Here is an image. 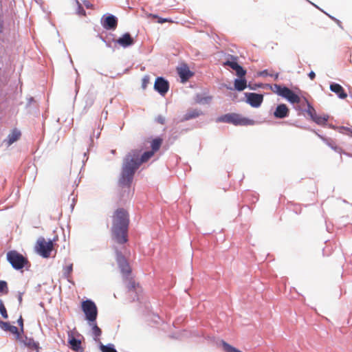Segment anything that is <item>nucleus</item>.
Here are the masks:
<instances>
[{"mask_svg":"<svg viewBox=\"0 0 352 352\" xmlns=\"http://www.w3.org/2000/svg\"><path fill=\"white\" fill-rule=\"evenodd\" d=\"M138 150L131 151L124 157L118 184L120 187L129 188L132 183L135 171L142 163L148 162L153 155V151L144 152L140 156Z\"/></svg>","mask_w":352,"mask_h":352,"instance_id":"nucleus-1","label":"nucleus"},{"mask_svg":"<svg viewBox=\"0 0 352 352\" xmlns=\"http://www.w3.org/2000/svg\"><path fill=\"white\" fill-rule=\"evenodd\" d=\"M129 214L124 208L116 209L111 216V239L114 244L122 245L128 241Z\"/></svg>","mask_w":352,"mask_h":352,"instance_id":"nucleus-2","label":"nucleus"},{"mask_svg":"<svg viewBox=\"0 0 352 352\" xmlns=\"http://www.w3.org/2000/svg\"><path fill=\"white\" fill-rule=\"evenodd\" d=\"M217 122L232 124L235 126H248L253 125L254 124V121L253 120L243 117L240 114L235 113L223 115L217 118Z\"/></svg>","mask_w":352,"mask_h":352,"instance_id":"nucleus-3","label":"nucleus"},{"mask_svg":"<svg viewBox=\"0 0 352 352\" xmlns=\"http://www.w3.org/2000/svg\"><path fill=\"white\" fill-rule=\"evenodd\" d=\"M272 90L273 92L287 99L292 104H298L300 102V96L287 87H282L275 84L272 87Z\"/></svg>","mask_w":352,"mask_h":352,"instance_id":"nucleus-4","label":"nucleus"},{"mask_svg":"<svg viewBox=\"0 0 352 352\" xmlns=\"http://www.w3.org/2000/svg\"><path fill=\"white\" fill-rule=\"evenodd\" d=\"M53 246L52 241H46L45 238L39 237L35 245V250L43 258H49L53 250Z\"/></svg>","mask_w":352,"mask_h":352,"instance_id":"nucleus-5","label":"nucleus"},{"mask_svg":"<svg viewBox=\"0 0 352 352\" xmlns=\"http://www.w3.org/2000/svg\"><path fill=\"white\" fill-rule=\"evenodd\" d=\"M7 259L16 270L22 269L28 263L27 258L15 250H11L7 253Z\"/></svg>","mask_w":352,"mask_h":352,"instance_id":"nucleus-6","label":"nucleus"},{"mask_svg":"<svg viewBox=\"0 0 352 352\" xmlns=\"http://www.w3.org/2000/svg\"><path fill=\"white\" fill-rule=\"evenodd\" d=\"M81 308L85 314L86 319L90 322L96 321L98 316V309L96 304L91 300L82 301Z\"/></svg>","mask_w":352,"mask_h":352,"instance_id":"nucleus-7","label":"nucleus"},{"mask_svg":"<svg viewBox=\"0 0 352 352\" xmlns=\"http://www.w3.org/2000/svg\"><path fill=\"white\" fill-rule=\"evenodd\" d=\"M113 248L116 252V260L118 265L119 268L124 277H128L131 272V267L124 258V256L121 254V252H118L115 245H113Z\"/></svg>","mask_w":352,"mask_h":352,"instance_id":"nucleus-8","label":"nucleus"},{"mask_svg":"<svg viewBox=\"0 0 352 352\" xmlns=\"http://www.w3.org/2000/svg\"><path fill=\"white\" fill-rule=\"evenodd\" d=\"M101 23L106 30H115L118 25V19L112 14L104 15L102 18Z\"/></svg>","mask_w":352,"mask_h":352,"instance_id":"nucleus-9","label":"nucleus"},{"mask_svg":"<svg viewBox=\"0 0 352 352\" xmlns=\"http://www.w3.org/2000/svg\"><path fill=\"white\" fill-rule=\"evenodd\" d=\"M154 89L162 96H164L169 89V83L162 77H157L154 84Z\"/></svg>","mask_w":352,"mask_h":352,"instance_id":"nucleus-10","label":"nucleus"},{"mask_svg":"<svg viewBox=\"0 0 352 352\" xmlns=\"http://www.w3.org/2000/svg\"><path fill=\"white\" fill-rule=\"evenodd\" d=\"M247 102L252 107H259L263 101V96L256 93L246 94Z\"/></svg>","mask_w":352,"mask_h":352,"instance_id":"nucleus-11","label":"nucleus"},{"mask_svg":"<svg viewBox=\"0 0 352 352\" xmlns=\"http://www.w3.org/2000/svg\"><path fill=\"white\" fill-rule=\"evenodd\" d=\"M177 74L181 78L182 82H184L193 76V73L189 69L186 64H183L177 68Z\"/></svg>","mask_w":352,"mask_h":352,"instance_id":"nucleus-12","label":"nucleus"},{"mask_svg":"<svg viewBox=\"0 0 352 352\" xmlns=\"http://www.w3.org/2000/svg\"><path fill=\"white\" fill-rule=\"evenodd\" d=\"M289 109L285 104H278L274 112V116L278 119H283L289 116Z\"/></svg>","mask_w":352,"mask_h":352,"instance_id":"nucleus-13","label":"nucleus"},{"mask_svg":"<svg viewBox=\"0 0 352 352\" xmlns=\"http://www.w3.org/2000/svg\"><path fill=\"white\" fill-rule=\"evenodd\" d=\"M0 327L5 331H9L16 336V338H21V332L15 326L11 325L8 322L0 321Z\"/></svg>","mask_w":352,"mask_h":352,"instance_id":"nucleus-14","label":"nucleus"},{"mask_svg":"<svg viewBox=\"0 0 352 352\" xmlns=\"http://www.w3.org/2000/svg\"><path fill=\"white\" fill-rule=\"evenodd\" d=\"M330 90L334 92L341 99H345L347 97V94L345 92L344 88L338 83H331L330 85Z\"/></svg>","mask_w":352,"mask_h":352,"instance_id":"nucleus-15","label":"nucleus"},{"mask_svg":"<svg viewBox=\"0 0 352 352\" xmlns=\"http://www.w3.org/2000/svg\"><path fill=\"white\" fill-rule=\"evenodd\" d=\"M116 43L122 47H126L132 45L134 41L129 33H125L116 41Z\"/></svg>","mask_w":352,"mask_h":352,"instance_id":"nucleus-16","label":"nucleus"},{"mask_svg":"<svg viewBox=\"0 0 352 352\" xmlns=\"http://www.w3.org/2000/svg\"><path fill=\"white\" fill-rule=\"evenodd\" d=\"M21 133L17 129H14L11 133L8 135L7 139L5 140L7 143V146H9L14 142H16L21 138Z\"/></svg>","mask_w":352,"mask_h":352,"instance_id":"nucleus-17","label":"nucleus"},{"mask_svg":"<svg viewBox=\"0 0 352 352\" xmlns=\"http://www.w3.org/2000/svg\"><path fill=\"white\" fill-rule=\"evenodd\" d=\"M234 88L237 91H243L247 87V81L245 78H240L234 80Z\"/></svg>","mask_w":352,"mask_h":352,"instance_id":"nucleus-18","label":"nucleus"},{"mask_svg":"<svg viewBox=\"0 0 352 352\" xmlns=\"http://www.w3.org/2000/svg\"><path fill=\"white\" fill-rule=\"evenodd\" d=\"M163 142V139L162 138L157 137L153 139L151 142V151H153L155 153L157 151L160 150Z\"/></svg>","mask_w":352,"mask_h":352,"instance_id":"nucleus-19","label":"nucleus"},{"mask_svg":"<svg viewBox=\"0 0 352 352\" xmlns=\"http://www.w3.org/2000/svg\"><path fill=\"white\" fill-rule=\"evenodd\" d=\"M201 114V111L198 109H190L185 114L184 119L186 120L195 118L198 116H199Z\"/></svg>","mask_w":352,"mask_h":352,"instance_id":"nucleus-20","label":"nucleus"},{"mask_svg":"<svg viewBox=\"0 0 352 352\" xmlns=\"http://www.w3.org/2000/svg\"><path fill=\"white\" fill-rule=\"evenodd\" d=\"M69 344L71 345V349L74 351H78L81 346V341L72 337L69 340Z\"/></svg>","mask_w":352,"mask_h":352,"instance_id":"nucleus-21","label":"nucleus"},{"mask_svg":"<svg viewBox=\"0 0 352 352\" xmlns=\"http://www.w3.org/2000/svg\"><path fill=\"white\" fill-rule=\"evenodd\" d=\"M25 344L31 349H39V344L32 338H26Z\"/></svg>","mask_w":352,"mask_h":352,"instance_id":"nucleus-22","label":"nucleus"},{"mask_svg":"<svg viewBox=\"0 0 352 352\" xmlns=\"http://www.w3.org/2000/svg\"><path fill=\"white\" fill-rule=\"evenodd\" d=\"M312 120L318 124H324L327 122L328 116L315 115Z\"/></svg>","mask_w":352,"mask_h":352,"instance_id":"nucleus-23","label":"nucleus"},{"mask_svg":"<svg viewBox=\"0 0 352 352\" xmlns=\"http://www.w3.org/2000/svg\"><path fill=\"white\" fill-rule=\"evenodd\" d=\"M221 344L226 352H243L225 341H222Z\"/></svg>","mask_w":352,"mask_h":352,"instance_id":"nucleus-24","label":"nucleus"},{"mask_svg":"<svg viewBox=\"0 0 352 352\" xmlns=\"http://www.w3.org/2000/svg\"><path fill=\"white\" fill-rule=\"evenodd\" d=\"M92 333L94 336V340L96 342H99V337L101 336L102 331L101 329L97 326L96 324H94L92 327Z\"/></svg>","mask_w":352,"mask_h":352,"instance_id":"nucleus-25","label":"nucleus"},{"mask_svg":"<svg viewBox=\"0 0 352 352\" xmlns=\"http://www.w3.org/2000/svg\"><path fill=\"white\" fill-rule=\"evenodd\" d=\"M100 349L102 352H118L111 344L104 345L100 343Z\"/></svg>","mask_w":352,"mask_h":352,"instance_id":"nucleus-26","label":"nucleus"},{"mask_svg":"<svg viewBox=\"0 0 352 352\" xmlns=\"http://www.w3.org/2000/svg\"><path fill=\"white\" fill-rule=\"evenodd\" d=\"M0 292L4 294L8 293V284L4 280H0Z\"/></svg>","mask_w":352,"mask_h":352,"instance_id":"nucleus-27","label":"nucleus"},{"mask_svg":"<svg viewBox=\"0 0 352 352\" xmlns=\"http://www.w3.org/2000/svg\"><path fill=\"white\" fill-rule=\"evenodd\" d=\"M0 314H1V316L3 318L7 319L8 318L7 310H6V309L4 306V304L1 300H0Z\"/></svg>","mask_w":352,"mask_h":352,"instance_id":"nucleus-28","label":"nucleus"},{"mask_svg":"<svg viewBox=\"0 0 352 352\" xmlns=\"http://www.w3.org/2000/svg\"><path fill=\"white\" fill-rule=\"evenodd\" d=\"M307 113L311 119L314 117L315 115H317L315 109L309 102H307Z\"/></svg>","mask_w":352,"mask_h":352,"instance_id":"nucleus-29","label":"nucleus"},{"mask_svg":"<svg viewBox=\"0 0 352 352\" xmlns=\"http://www.w3.org/2000/svg\"><path fill=\"white\" fill-rule=\"evenodd\" d=\"M234 71L239 78H243L246 74V71L240 65L237 67L236 70Z\"/></svg>","mask_w":352,"mask_h":352,"instance_id":"nucleus-30","label":"nucleus"},{"mask_svg":"<svg viewBox=\"0 0 352 352\" xmlns=\"http://www.w3.org/2000/svg\"><path fill=\"white\" fill-rule=\"evenodd\" d=\"M224 65L230 67L234 70H236L237 67L239 66V65L236 61L230 60H227L224 63Z\"/></svg>","mask_w":352,"mask_h":352,"instance_id":"nucleus-31","label":"nucleus"},{"mask_svg":"<svg viewBox=\"0 0 352 352\" xmlns=\"http://www.w3.org/2000/svg\"><path fill=\"white\" fill-rule=\"evenodd\" d=\"M73 270V265L70 264L65 268L64 274L65 276L69 278Z\"/></svg>","mask_w":352,"mask_h":352,"instance_id":"nucleus-32","label":"nucleus"},{"mask_svg":"<svg viewBox=\"0 0 352 352\" xmlns=\"http://www.w3.org/2000/svg\"><path fill=\"white\" fill-rule=\"evenodd\" d=\"M150 82V77L148 76H144L142 79V87L145 89Z\"/></svg>","mask_w":352,"mask_h":352,"instance_id":"nucleus-33","label":"nucleus"},{"mask_svg":"<svg viewBox=\"0 0 352 352\" xmlns=\"http://www.w3.org/2000/svg\"><path fill=\"white\" fill-rule=\"evenodd\" d=\"M151 16L153 17V18H157L158 19V23H166V22H169V23H172L173 21L171 19H164V18H161V17H159L157 16V15H154V14H151Z\"/></svg>","mask_w":352,"mask_h":352,"instance_id":"nucleus-34","label":"nucleus"},{"mask_svg":"<svg viewBox=\"0 0 352 352\" xmlns=\"http://www.w3.org/2000/svg\"><path fill=\"white\" fill-rule=\"evenodd\" d=\"M17 322H18V324L19 325L20 327V332L21 333L23 332V319L22 318V316H21L19 317V318L17 320Z\"/></svg>","mask_w":352,"mask_h":352,"instance_id":"nucleus-35","label":"nucleus"},{"mask_svg":"<svg viewBox=\"0 0 352 352\" xmlns=\"http://www.w3.org/2000/svg\"><path fill=\"white\" fill-rule=\"evenodd\" d=\"M157 122H159L162 124H164L165 123V119L162 116H158L157 118Z\"/></svg>","mask_w":352,"mask_h":352,"instance_id":"nucleus-36","label":"nucleus"},{"mask_svg":"<svg viewBox=\"0 0 352 352\" xmlns=\"http://www.w3.org/2000/svg\"><path fill=\"white\" fill-rule=\"evenodd\" d=\"M309 77L310 78L311 80H314L316 77V74L311 71L309 72V74H308Z\"/></svg>","mask_w":352,"mask_h":352,"instance_id":"nucleus-37","label":"nucleus"},{"mask_svg":"<svg viewBox=\"0 0 352 352\" xmlns=\"http://www.w3.org/2000/svg\"><path fill=\"white\" fill-rule=\"evenodd\" d=\"M79 9L80 10V12H82V14H85V12L84 10V9L81 7V6H79Z\"/></svg>","mask_w":352,"mask_h":352,"instance_id":"nucleus-38","label":"nucleus"},{"mask_svg":"<svg viewBox=\"0 0 352 352\" xmlns=\"http://www.w3.org/2000/svg\"><path fill=\"white\" fill-rule=\"evenodd\" d=\"M79 9L80 10V12H82V14H85V12L84 10V9L81 7V6H79Z\"/></svg>","mask_w":352,"mask_h":352,"instance_id":"nucleus-39","label":"nucleus"},{"mask_svg":"<svg viewBox=\"0 0 352 352\" xmlns=\"http://www.w3.org/2000/svg\"><path fill=\"white\" fill-rule=\"evenodd\" d=\"M18 300H19V303H21V302H22V296H21V294H20L19 296Z\"/></svg>","mask_w":352,"mask_h":352,"instance_id":"nucleus-40","label":"nucleus"},{"mask_svg":"<svg viewBox=\"0 0 352 352\" xmlns=\"http://www.w3.org/2000/svg\"><path fill=\"white\" fill-rule=\"evenodd\" d=\"M134 285H135V282H133V283H132L133 287H134Z\"/></svg>","mask_w":352,"mask_h":352,"instance_id":"nucleus-41","label":"nucleus"},{"mask_svg":"<svg viewBox=\"0 0 352 352\" xmlns=\"http://www.w3.org/2000/svg\"><path fill=\"white\" fill-rule=\"evenodd\" d=\"M35 350L36 351V352H39V351H38V349H35Z\"/></svg>","mask_w":352,"mask_h":352,"instance_id":"nucleus-42","label":"nucleus"}]
</instances>
